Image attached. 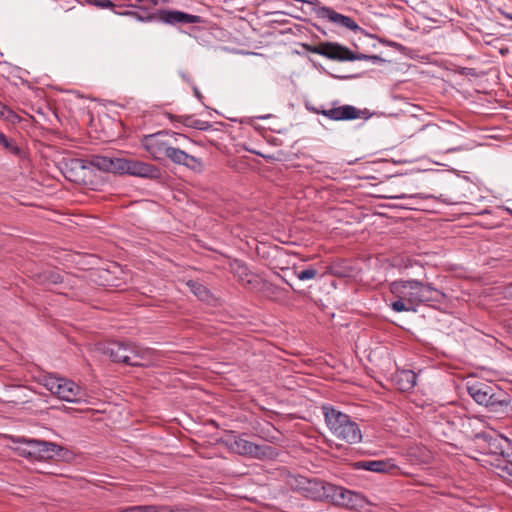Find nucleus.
Listing matches in <instances>:
<instances>
[{
  "label": "nucleus",
  "instance_id": "nucleus-46",
  "mask_svg": "<svg viewBox=\"0 0 512 512\" xmlns=\"http://www.w3.org/2000/svg\"><path fill=\"white\" fill-rule=\"evenodd\" d=\"M238 268L242 270L243 274H247V267L243 263H238Z\"/></svg>",
  "mask_w": 512,
  "mask_h": 512
},
{
  "label": "nucleus",
  "instance_id": "nucleus-18",
  "mask_svg": "<svg viewBox=\"0 0 512 512\" xmlns=\"http://www.w3.org/2000/svg\"><path fill=\"white\" fill-rule=\"evenodd\" d=\"M318 14L321 18L328 19L330 22L351 31L361 30L358 24L351 17L340 14L329 7H322Z\"/></svg>",
  "mask_w": 512,
  "mask_h": 512
},
{
  "label": "nucleus",
  "instance_id": "nucleus-19",
  "mask_svg": "<svg viewBox=\"0 0 512 512\" xmlns=\"http://www.w3.org/2000/svg\"><path fill=\"white\" fill-rule=\"evenodd\" d=\"M416 374L409 369H397L391 376L392 385L402 391L406 392L414 388L416 385Z\"/></svg>",
  "mask_w": 512,
  "mask_h": 512
},
{
  "label": "nucleus",
  "instance_id": "nucleus-21",
  "mask_svg": "<svg viewBox=\"0 0 512 512\" xmlns=\"http://www.w3.org/2000/svg\"><path fill=\"white\" fill-rule=\"evenodd\" d=\"M168 117L171 121H178L186 127L194 128L197 130L206 131L211 128V124L208 121L195 119L192 116H175L173 114H168Z\"/></svg>",
  "mask_w": 512,
  "mask_h": 512
},
{
  "label": "nucleus",
  "instance_id": "nucleus-33",
  "mask_svg": "<svg viewBox=\"0 0 512 512\" xmlns=\"http://www.w3.org/2000/svg\"><path fill=\"white\" fill-rule=\"evenodd\" d=\"M396 470H398V467L393 462V460L392 459H386V468H385L386 474L387 473H394Z\"/></svg>",
  "mask_w": 512,
  "mask_h": 512
},
{
  "label": "nucleus",
  "instance_id": "nucleus-22",
  "mask_svg": "<svg viewBox=\"0 0 512 512\" xmlns=\"http://www.w3.org/2000/svg\"><path fill=\"white\" fill-rule=\"evenodd\" d=\"M35 281L41 285H56L63 282V276L55 269H47L34 275Z\"/></svg>",
  "mask_w": 512,
  "mask_h": 512
},
{
  "label": "nucleus",
  "instance_id": "nucleus-9",
  "mask_svg": "<svg viewBox=\"0 0 512 512\" xmlns=\"http://www.w3.org/2000/svg\"><path fill=\"white\" fill-rule=\"evenodd\" d=\"M15 443L21 444L18 447L19 455L32 460H45L59 455L62 450L60 446L53 442L18 437Z\"/></svg>",
  "mask_w": 512,
  "mask_h": 512
},
{
  "label": "nucleus",
  "instance_id": "nucleus-29",
  "mask_svg": "<svg viewBox=\"0 0 512 512\" xmlns=\"http://www.w3.org/2000/svg\"><path fill=\"white\" fill-rule=\"evenodd\" d=\"M5 150L9 151L11 154L15 156H21L22 150L21 148L15 143L13 139H10L7 137V139L2 143L1 145Z\"/></svg>",
  "mask_w": 512,
  "mask_h": 512
},
{
  "label": "nucleus",
  "instance_id": "nucleus-6",
  "mask_svg": "<svg viewBox=\"0 0 512 512\" xmlns=\"http://www.w3.org/2000/svg\"><path fill=\"white\" fill-rule=\"evenodd\" d=\"M40 383L62 401L76 404L86 402V391L70 379L47 374L41 377Z\"/></svg>",
  "mask_w": 512,
  "mask_h": 512
},
{
  "label": "nucleus",
  "instance_id": "nucleus-50",
  "mask_svg": "<svg viewBox=\"0 0 512 512\" xmlns=\"http://www.w3.org/2000/svg\"><path fill=\"white\" fill-rule=\"evenodd\" d=\"M507 51H508L507 49H505V50H504V49H501V50H500V53H501L502 55H504Z\"/></svg>",
  "mask_w": 512,
  "mask_h": 512
},
{
  "label": "nucleus",
  "instance_id": "nucleus-7",
  "mask_svg": "<svg viewBox=\"0 0 512 512\" xmlns=\"http://www.w3.org/2000/svg\"><path fill=\"white\" fill-rule=\"evenodd\" d=\"M413 283L417 280H396L390 284V292L395 298L391 301L390 307L395 312H417L418 290Z\"/></svg>",
  "mask_w": 512,
  "mask_h": 512
},
{
  "label": "nucleus",
  "instance_id": "nucleus-1",
  "mask_svg": "<svg viewBox=\"0 0 512 512\" xmlns=\"http://www.w3.org/2000/svg\"><path fill=\"white\" fill-rule=\"evenodd\" d=\"M287 484L293 491L313 501L328 502L350 509L362 507L364 501L359 493L316 477L290 475Z\"/></svg>",
  "mask_w": 512,
  "mask_h": 512
},
{
  "label": "nucleus",
  "instance_id": "nucleus-47",
  "mask_svg": "<svg viewBox=\"0 0 512 512\" xmlns=\"http://www.w3.org/2000/svg\"><path fill=\"white\" fill-rule=\"evenodd\" d=\"M7 139V136L0 132V145Z\"/></svg>",
  "mask_w": 512,
  "mask_h": 512
},
{
  "label": "nucleus",
  "instance_id": "nucleus-12",
  "mask_svg": "<svg viewBox=\"0 0 512 512\" xmlns=\"http://www.w3.org/2000/svg\"><path fill=\"white\" fill-rule=\"evenodd\" d=\"M311 52L325 56L329 59L333 60H355L356 56L353 54L352 51H350L348 48L343 47L337 43H321L311 49H309Z\"/></svg>",
  "mask_w": 512,
  "mask_h": 512
},
{
  "label": "nucleus",
  "instance_id": "nucleus-53",
  "mask_svg": "<svg viewBox=\"0 0 512 512\" xmlns=\"http://www.w3.org/2000/svg\"><path fill=\"white\" fill-rule=\"evenodd\" d=\"M510 19H512V16H509Z\"/></svg>",
  "mask_w": 512,
  "mask_h": 512
},
{
  "label": "nucleus",
  "instance_id": "nucleus-41",
  "mask_svg": "<svg viewBox=\"0 0 512 512\" xmlns=\"http://www.w3.org/2000/svg\"><path fill=\"white\" fill-rule=\"evenodd\" d=\"M192 89H193V93L195 95V97L202 102L203 100V95L202 93L199 91V89L197 88V86H195L194 84H192Z\"/></svg>",
  "mask_w": 512,
  "mask_h": 512
},
{
  "label": "nucleus",
  "instance_id": "nucleus-24",
  "mask_svg": "<svg viewBox=\"0 0 512 512\" xmlns=\"http://www.w3.org/2000/svg\"><path fill=\"white\" fill-rule=\"evenodd\" d=\"M294 275L300 280V281H308L315 279L319 272L314 266H307L302 270H299L298 268H294L293 271Z\"/></svg>",
  "mask_w": 512,
  "mask_h": 512
},
{
  "label": "nucleus",
  "instance_id": "nucleus-43",
  "mask_svg": "<svg viewBox=\"0 0 512 512\" xmlns=\"http://www.w3.org/2000/svg\"><path fill=\"white\" fill-rule=\"evenodd\" d=\"M387 169H388V168L386 167V170H387ZM403 175H405V173H403V172H398V171H397V172H395V173H389V174L386 172L385 178H386V179H390V178L395 177V176H403Z\"/></svg>",
  "mask_w": 512,
  "mask_h": 512
},
{
  "label": "nucleus",
  "instance_id": "nucleus-11",
  "mask_svg": "<svg viewBox=\"0 0 512 512\" xmlns=\"http://www.w3.org/2000/svg\"><path fill=\"white\" fill-rule=\"evenodd\" d=\"M232 449L242 455L257 459L269 458L273 455V448L268 445H258L243 438H236L231 445Z\"/></svg>",
  "mask_w": 512,
  "mask_h": 512
},
{
  "label": "nucleus",
  "instance_id": "nucleus-25",
  "mask_svg": "<svg viewBox=\"0 0 512 512\" xmlns=\"http://www.w3.org/2000/svg\"><path fill=\"white\" fill-rule=\"evenodd\" d=\"M358 467L365 469L367 471H373V472H384V460L379 461H372V460H366L361 461L358 463Z\"/></svg>",
  "mask_w": 512,
  "mask_h": 512
},
{
  "label": "nucleus",
  "instance_id": "nucleus-44",
  "mask_svg": "<svg viewBox=\"0 0 512 512\" xmlns=\"http://www.w3.org/2000/svg\"><path fill=\"white\" fill-rule=\"evenodd\" d=\"M5 111L12 113L11 110H9L3 103L0 102V117L5 115Z\"/></svg>",
  "mask_w": 512,
  "mask_h": 512
},
{
  "label": "nucleus",
  "instance_id": "nucleus-48",
  "mask_svg": "<svg viewBox=\"0 0 512 512\" xmlns=\"http://www.w3.org/2000/svg\"><path fill=\"white\" fill-rule=\"evenodd\" d=\"M503 209L512 216V209L509 207H503Z\"/></svg>",
  "mask_w": 512,
  "mask_h": 512
},
{
  "label": "nucleus",
  "instance_id": "nucleus-3",
  "mask_svg": "<svg viewBox=\"0 0 512 512\" xmlns=\"http://www.w3.org/2000/svg\"><path fill=\"white\" fill-rule=\"evenodd\" d=\"M477 438L484 440L485 453L491 455V465L497 470V475L506 483L512 484V441L502 435L479 433Z\"/></svg>",
  "mask_w": 512,
  "mask_h": 512
},
{
  "label": "nucleus",
  "instance_id": "nucleus-37",
  "mask_svg": "<svg viewBox=\"0 0 512 512\" xmlns=\"http://www.w3.org/2000/svg\"><path fill=\"white\" fill-rule=\"evenodd\" d=\"M179 75L188 84H190V85L193 84L191 75L188 72H186V71H179Z\"/></svg>",
  "mask_w": 512,
  "mask_h": 512
},
{
  "label": "nucleus",
  "instance_id": "nucleus-27",
  "mask_svg": "<svg viewBox=\"0 0 512 512\" xmlns=\"http://www.w3.org/2000/svg\"><path fill=\"white\" fill-rule=\"evenodd\" d=\"M389 262V266L392 268H397L399 270H406L412 266V263L409 259H405L404 257L396 256L392 259L386 258V264Z\"/></svg>",
  "mask_w": 512,
  "mask_h": 512
},
{
  "label": "nucleus",
  "instance_id": "nucleus-8",
  "mask_svg": "<svg viewBox=\"0 0 512 512\" xmlns=\"http://www.w3.org/2000/svg\"><path fill=\"white\" fill-rule=\"evenodd\" d=\"M179 136L182 135L169 130H161L144 135L141 139V145L154 160L162 162L166 160L167 154Z\"/></svg>",
  "mask_w": 512,
  "mask_h": 512
},
{
  "label": "nucleus",
  "instance_id": "nucleus-10",
  "mask_svg": "<svg viewBox=\"0 0 512 512\" xmlns=\"http://www.w3.org/2000/svg\"><path fill=\"white\" fill-rule=\"evenodd\" d=\"M492 397L483 406L489 413L495 415H506L512 411V394L498 385L490 386Z\"/></svg>",
  "mask_w": 512,
  "mask_h": 512
},
{
  "label": "nucleus",
  "instance_id": "nucleus-32",
  "mask_svg": "<svg viewBox=\"0 0 512 512\" xmlns=\"http://www.w3.org/2000/svg\"><path fill=\"white\" fill-rule=\"evenodd\" d=\"M396 419L386 418V433L391 432L393 434L403 436L401 431L396 427Z\"/></svg>",
  "mask_w": 512,
  "mask_h": 512
},
{
  "label": "nucleus",
  "instance_id": "nucleus-13",
  "mask_svg": "<svg viewBox=\"0 0 512 512\" xmlns=\"http://www.w3.org/2000/svg\"><path fill=\"white\" fill-rule=\"evenodd\" d=\"M316 112L321 113L322 115L335 121L358 119L362 118L366 114L365 110L357 109L352 105H342L339 107L323 109L321 111Z\"/></svg>",
  "mask_w": 512,
  "mask_h": 512
},
{
  "label": "nucleus",
  "instance_id": "nucleus-34",
  "mask_svg": "<svg viewBox=\"0 0 512 512\" xmlns=\"http://www.w3.org/2000/svg\"><path fill=\"white\" fill-rule=\"evenodd\" d=\"M385 44H386V47H393V48L398 49L401 52L406 49L403 45H401L395 41L389 40L387 38H386Z\"/></svg>",
  "mask_w": 512,
  "mask_h": 512
},
{
  "label": "nucleus",
  "instance_id": "nucleus-20",
  "mask_svg": "<svg viewBox=\"0 0 512 512\" xmlns=\"http://www.w3.org/2000/svg\"><path fill=\"white\" fill-rule=\"evenodd\" d=\"M414 287L418 290V306L421 303L439 301V297L444 296L438 289L433 287L430 283H423L417 280V283H413Z\"/></svg>",
  "mask_w": 512,
  "mask_h": 512
},
{
  "label": "nucleus",
  "instance_id": "nucleus-16",
  "mask_svg": "<svg viewBox=\"0 0 512 512\" xmlns=\"http://www.w3.org/2000/svg\"><path fill=\"white\" fill-rule=\"evenodd\" d=\"M158 20L166 24H196L200 22V16L188 14L178 10H161Z\"/></svg>",
  "mask_w": 512,
  "mask_h": 512
},
{
  "label": "nucleus",
  "instance_id": "nucleus-4",
  "mask_svg": "<svg viewBox=\"0 0 512 512\" xmlns=\"http://www.w3.org/2000/svg\"><path fill=\"white\" fill-rule=\"evenodd\" d=\"M102 353L115 363L129 366H144L142 361H150L153 351L135 343L112 341L102 345Z\"/></svg>",
  "mask_w": 512,
  "mask_h": 512
},
{
  "label": "nucleus",
  "instance_id": "nucleus-26",
  "mask_svg": "<svg viewBox=\"0 0 512 512\" xmlns=\"http://www.w3.org/2000/svg\"><path fill=\"white\" fill-rule=\"evenodd\" d=\"M187 284L190 287L191 291L194 293V295H196L200 300L207 299L209 291L204 285L196 281H189Z\"/></svg>",
  "mask_w": 512,
  "mask_h": 512
},
{
  "label": "nucleus",
  "instance_id": "nucleus-36",
  "mask_svg": "<svg viewBox=\"0 0 512 512\" xmlns=\"http://www.w3.org/2000/svg\"><path fill=\"white\" fill-rule=\"evenodd\" d=\"M170 505H153V512H169Z\"/></svg>",
  "mask_w": 512,
  "mask_h": 512
},
{
  "label": "nucleus",
  "instance_id": "nucleus-35",
  "mask_svg": "<svg viewBox=\"0 0 512 512\" xmlns=\"http://www.w3.org/2000/svg\"><path fill=\"white\" fill-rule=\"evenodd\" d=\"M416 197V195H407V194H400V195H386L385 199H406V198H413Z\"/></svg>",
  "mask_w": 512,
  "mask_h": 512
},
{
  "label": "nucleus",
  "instance_id": "nucleus-5",
  "mask_svg": "<svg viewBox=\"0 0 512 512\" xmlns=\"http://www.w3.org/2000/svg\"><path fill=\"white\" fill-rule=\"evenodd\" d=\"M322 409L325 422L335 437L349 444H356L361 441V430L349 415L329 405L323 406Z\"/></svg>",
  "mask_w": 512,
  "mask_h": 512
},
{
  "label": "nucleus",
  "instance_id": "nucleus-30",
  "mask_svg": "<svg viewBox=\"0 0 512 512\" xmlns=\"http://www.w3.org/2000/svg\"><path fill=\"white\" fill-rule=\"evenodd\" d=\"M169 512H204L201 509L189 505H170Z\"/></svg>",
  "mask_w": 512,
  "mask_h": 512
},
{
  "label": "nucleus",
  "instance_id": "nucleus-17",
  "mask_svg": "<svg viewBox=\"0 0 512 512\" xmlns=\"http://www.w3.org/2000/svg\"><path fill=\"white\" fill-rule=\"evenodd\" d=\"M405 22L406 20L399 16L394 8L390 7L389 12L386 11V32L392 36L403 38L409 33Z\"/></svg>",
  "mask_w": 512,
  "mask_h": 512
},
{
  "label": "nucleus",
  "instance_id": "nucleus-2",
  "mask_svg": "<svg viewBox=\"0 0 512 512\" xmlns=\"http://www.w3.org/2000/svg\"><path fill=\"white\" fill-rule=\"evenodd\" d=\"M88 165L99 171L127 173L129 175L142 178L154 179L160 176L159 168L152 164L137 160L94 155L88 161H83L81 159H72L70 161L72 169H86Z\"/></svg>",
  "mask_w": 512,
  "mask_h": 512
},
{
  "label": "nucleus",
  "instance_id": "nucleus-28",
  "mask_svg": "<svg viewBox=\"0 0 512 512\" xmlns=\"http://www.w3.org/2000/svg\"><path fill=\"white\" fill-rule=\"evenodd\" d=\"M114 13L118 14V15H122V16L134 17L135 19H137L140 22H150L156 18V16L153 14L142 15L133 10H125L123 12L114 11Z\"/></svg>",
  "mask_w": 512,
  "mask_h": 512
},
{
  "label": "nucleus",
  "instance_id": "nucleus-49",
  "mask_svg": "<svg viewBox=\"0 0 512 512\" xmlns=\"http://www.w3.org/2000/svg\"><path fill=\"white\" fill-rule=\"evenodd\" d=\"M278 276L281 278V280L291 286V284L284 277H282L280 274H278Z\"/></svg>",
  "mask_w": 512,
  "mask_h": 512
},
{
  "label": "nucleus",
  "instance_id": "nucleus-14",
  "mask_svg": "<svg viewBox=\"0 0 512 512\" xmlns=\"http://www.w3.org/2000/svg\"><path fill=\"white\" fill-rule=\"evenodd\" d=\"M166 159L174 164L183 165L194 172H201L203 170V163L200 159L174 146L167 154Z\"/></svg>",
  "mask_w": 512,
  "mask_h": 512
},
{
  "label": "nucleus",
  "instance_id": "nucleus-40",
  "mask_svg": "<svg viewBox=\"0 0 512 512\" xmlns=\"http://www.w3.org/2000/svg\"><path fill=\"white\" fill-rule=\"evenodd\" d=\"M138 512H153V505H138Z\"/></svg>",
  "mask_w": 512,
  "mask_h": 512
},
{
  "label": "nucleus",
  "instance_id": "nucleus-52",
  "mask_svg": "<svg viewBox=\"0 0 512 512\" xmlns=\"http://www.w3.org/2000/svg\"><path fill=\"white\" fill-rule=\"evenodd\" d=\"M510 326L512 327V319H511V324H510Z\"/></svg>",
  "mask_w": 512,
  "mask_h": 512
},
{
  "label": "nucleus",
  "instance_id": "nucleus-51",
  "mask_svg": "<svg viewBox=\"0 0 512 512\" xmlns=\"http://www.w3.org/2000/svg\"><path fill=\"white\" fill-rule=\"evenodd\" d=\"M268 116H262V117H258L259 119H265L267 118Z\"/></svg>",
  "mask_w": 512,
  "mask_h": 512
},
{
  "label": "nucleus",
  "instance_id": "nucleus-31",
  "mask_svg": "<svg viewBox=\"0 0 512 512\" xmlns=\"http://www.w3.org/2000/svg\"><path fill=\"white\" fill-rule=\"evenodd\" d=\"M87 3L94 5L98 8L105 9H114L116 5L111 0H86Z\"/></svg>",
  "mask_w": 512,
  "mask_h": 512
},
{
  "label": "nucleus",
  "instance_id": "nucleus-42",
  "mask_svg": "<svg viewBox=\"0 0 512 512\" xmlns=\"http://www.w3.org/2000/svg\"><path fill=\"white\" fill-rule=\"evenodd\" d=\"M117 512H138V505L120 509Z\"/></svg>",
  "mask_w": 512,
  "mask_h": 512
},
{
  "label": "nucleus",
  "instance_id": "nucleus-15",
  "mask_svg": "<svg viewBox=\"0 0 512 512\" xmlns=\"http://www.w3.org/2000/svg\"><path fill=\"white\" fill-rule=\"evenodd\" d=\"M493 385L494 383L489 382L468 381L466 383V391L478 405L483 406L493 395L490 388Z\"/></svg>",
  "mask_w": 512,
  "mask_h": 512
},
{
  "label": "nucleus",
  "instance_id": "nucleus-38",
  "mask_svg": "<svg viewBox=\"0 0 512 512\" xmlns=\"http://www.w3.org/2000/svg\"><path fill=\"white\" fill-rule=\"evenodd\" d=\"M504 296L507 299H512V282L504 288Z\"/></svg>",
  "mask_w": 512,
  "mask_h": 512
},
{
  "label": "nucleus",
  "instance_id": "nucleus-45",
  "mask_svg": "<svg viewBox=\"0 0 512 512\" xmlns=\"http://www.w3.org/2000/svg\"><path fill=\"white\" fill-rule=\"evenodd\" d=\"M437 199L446 204H455L456 203L455 201H451V200L445 198L443 195H440Z\"/></svg>",
  "mask_w": 512,
  "mask_h": 512
},
{
  "label": "nucleus",
  "instance_id": "nucleus-23",
  "mask_svg": "<svg viewBox=\"0 0 512 512\" xmlns=\"http://www.w3.org/2000/svg\"><path fill=\"white\" fill-rule=\"evenodd\" d=\"M351 268L346 264L345 261L334 262L326 267V273L339 277L346 278L351 276Z\"/></svg>",
  "mask_w": 512,
  "mask_h": 512
},
{
  "label": "nucleus",
  "instance_id": "nucleus-39",
  "mask_svg": "<svg viewBox=\"0 0 512 512\" xmlns=\"http://www.w3.org/2000/svg\"><path fill=\"white\" fill-rule=\"evenodd\" d=\"M266 289L271 294H277L281 291V289L278 286H275L273 284H268Z\"/></svg>",
  "mask_w": 512,
  "mask_h": 512
}]
</instances>
